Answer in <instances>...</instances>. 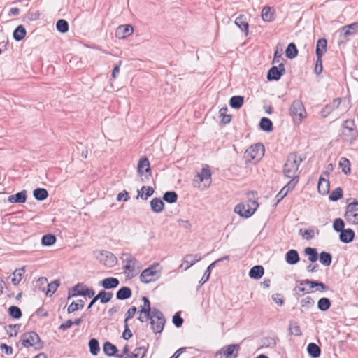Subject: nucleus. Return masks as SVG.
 Wrapping results in <instances>:
<instances>
[{
  "mask_svg": "<svg viewBox=\"0 0 358 358\" xmlns=\"http://www.w3.org/2000/svg\"><path fill=\"white\" fill-rule=\"evenodd\" d=\"M264 153V145L261 143H257L251 145L245 152V157L248 160H256L260 159Z\"/></svg>",
  "mask_w": 358,
  "mask_h": 358,
  "instance_id": "nucleus-10",
  "label": "nucleus"
},
{
  "mask_svg": "<svg viewBox=\"0 0 358 358\" xmlns=\"http://www.w3.org/2000/svg\"><path fill=\"white\" fill-rule=\"evenodd\" d=\"M327 41L325 38H320L317 41L316 55L317 57H322L327 51Z\"/></svg>",
  "mask_w": 358,
  "mask_h": 358,
  "instance_id": "nucleus-27",
  "label": "nucleus"
},
{
  "mask_svg": "<svg viewBox=\"0 0 358 358\" xmlns=\"http://www.w3.org/2000/svg\"><path fill=\"white\" fill-rule=\"evenodd\" d=\"M142 300L143 304L141 307L138 319L141 322H145L149 320L152 309L150 308V303L147 297L143 296Z\"/></svg>",
  "mask_w": 358,
  "mask_h": 358,
  "instance_id": "nucleus-12",
  "label": "nucleus"
},
{
  "mask_svg": "<svg viewBox=\"0 0 358 358\" xmlns=\"http://www.w3.org/2000/svg\"><path fill=\"white\" fill-rule=\"evenodd\" d=\"M276 343V340L273 338H266L264 340V345L266 348H274Z\"/></svg>",
  "mask_w": 358,
  "mask_h": 358,
  "instance_id": "nucleus-63",
  "label": "nucleus"
},
{
  "mask_svg": "<svg viewBox=\"0 0 358 358\" xmlns=\"http://www.w3.org/2000/svg\"><path fill=\"white\" fill-rule=\"evenodd\" d=\"M120 282L118 279L113 277L107 278L100 282V285L106 289L115 288L118 286Z\"/></svg>",
  "mask_w": 358,
  "mask_h": 358,
  "instance_id": "nucleus-25",
  "label": "nucleus"
},
{
  "mask_svg": "<svg viewBox=\"0 0 358 358\" xmlns=\"http://www.w3.org/2000/svg\"><path fill=\"white\" fill-rule=\"evenodd\" d=\"M304 253L308 257V260L315 262L318 259V254L315 248L307 247L304 250Z\"/></svg>",
  "mask_w": 358,
  "mask_h": 358,
  "instance_id": "nucleus-36",
  "label": "nucleus"
},
{
  "mask_svg": "<svg viewBox=\"0 0 358 358\" xmlns=\"http://www.w3.org/2000/svg\"><path fill=\"white\" fill-rule=\"evenodd\" d=\"M319 259L322 264L329 266L331 264L332 256L330 253L323 251L320 254Z\"/></svg>",
  "mask_w": 358,
  "mask_h": 358,
  "instance_id": "nucleus-38",
  "label": "nucleus"
},
{
  "mask_svg": "<svg viewBox=\"0 0 358 358\" xmlns=\"http://www.w3.org/2000/svg\"><path fill=\"white\" fill-rule=\"evenodd\" d=\"M87 289V286L83 284H78L73 288L71 296H83Z\"/></svg>",
  "mask_w": 358,
  "mask_h": 358,
  "instance_id": "nucleus-42",
  "label": "nucleus"
},
{
  "mask_svg": "<svg viewBox=\"0 0 358 358\" xmlns=\"http://www.w3.org/2000/svg\"><path fill=\"white\" fill-rule=\"evenodd\" d=\"M96 258L101 263L109 268L114 266L117 262L116 257L109 251H100Z\"/></svg>",
  "mask_w": 358,
  "mask_h": 358,
  "instance_id": "nucleus-11",
  "label": "nucleus"
},
{
  "mask_svg": "<svg viewBox=\"0 0 358 358\" xmlns=\"http://www.w3.org/2000/svg\"><path fill=\"white\" fill-rule=\"evenodd\" d=\"M194 186L200 190H203L210 187L211 184V171L206 166L198 172L193 180Z\"/></svg>",
  "mask_w": 358,
  "mask_h": 358,
  "instance_id": "nucleus-3",
  "label": "nucleus"
},
{
  "mask_svg": "<svg viewBox=\"0 0 358 358\" xmlns=\"http://www.w3.org/2000/svg\"><path fill=\"white\" fill-rule=\"evenodd\" d=\"M284 73L285 68L283 64H280L278 67L273 66L270 69L267 74V78L269 80H278Z\"/></svg>",
  "mask_w": 358,
  "mask_h": 358,
  "instance_id": "nucleus-16",
  "label": "nucleus"
},
{
  "mask_svg": "<svg viewBox=\"0 0 358 358\" xmlns=\"http://www.w3.org/2000/svg\"><path fill=\"white\" fill-rule=\"evenodd\" d=\"M90 350L92 355H97L100 351L99 342L95 338H92L89 342Z\"/></svg>",
  "mask_w": 358,
  "mask_h": 358,
  "instance_id": "nucleus-46",
  "label": "nucleus"
},
{
  "mask_svg": "<svg viewBox=\"0 0 358 358\" xmlns=\"http://www.w3.org/2000/svg\"><path fill=\"white\" fill-rule=\"evenodd\" d=\"M358 31V22L349 25L344 26L341 29L342 34L344 38H348L351 35H354Z\"/></svg>",
  "mask_w": 358,
  "mask_h": 358,
  "instance_id": "nucleus-24",
  "label": "nucleus"
},
{
  "mask_svg": "<svg viewBox=\"0 0 358 358\" xmlns=\"http://www.w3.org/2000/svg\"><path fill=\"white\" fill-rule=\"evenodd\" d=\"M27 192L22 190L15 194L10 195L8 197V201L10 203H22L26 202Z\"/></svg>",
  "mask_w": 358,
  "mask_h": 358,
  "instance_id": "nucleus-23",
  "label": "nucleus"
},
{
  "mask_svg": "<svg viewBox=\"0 0 358 358\" xmlns=\"http://www.w3.org/2000/svg\"><path fill=\"white\" fill-rule=\"evenodd\" d=\"M301 162L302 159L296 154H289L284 166L285 175L292 180H298L297 172Z\"/></svg>",
  "mask_w": 358,
  "mask_h": 358,
  "instance_id": "nucleus-1",
  "label": "nucleus"
},
{
  "mask_svg": "<svg viewBox=\"0 0 358 358\" xmlns=\"http://www.w3.org/2000/svg\"><path fill=\"white\" fill-rule=\"evenodd\" d=\"M34 198L38 201H43L48 196V191L43 188H36L33 192Z\"/></svg>",
  "mask_w": 358,
  "mask_h": 358,
  "instance_id": "nucleus-33",
  "label": "nucleus"
},
{
  "mask_svg": "<svg viewBox=\"0 0 358 358\" xmlns=\"http://www.w3.org/2000/svg\"><path fill=\"white\" fill-rule=\"evenodd\" d=\"M355 236V233L351 229H343L340 232V240L345 243L351 242Z\"/></svg>",
  "mask_w": 358,
  "mask_h": 358,
  "instance_id": "nucleus-28",
  "label": "nucleus"
},
{
  "mask_svg": "<svg viewBox=\"0 0 358 358\" xmlns=\"http://www.w3.org/2000/svg\"><path fill=\"white\" fill-rule=\"evenodd\" d=\"M243 103V97L241 96H234L230 99L229 104L231 107L238 109Z\"/></svg>",
  "mask_w": 358,
  "mask_h": 358,
  "instance_id": "nucleus-40",
  "label": "nucleus"
},
{
  "mask_svg": "<svg viewBox=\"0 0 358 358\" xmlns=\"http://www.w3.org/2000/svg\"><path fill=\"white\" fill-rule=\"evenodd\" d=\"M24 273H25V267L24 266H22L21 268L15 269L9 277V278H10L11 283L14 286L18 285L19 283L21 282Z\"/></svg>",
  "mask_w": 358,
  "mask_h": 358,
  "instance_id": "nucleus-22",
  "label": "nucleus"
},
{
  "mask_svg": "<svg viewBox=\"0 0 358 358\" xmlns=\"http://www.w3.org/2000/svg\"><path fill=\"white\" fill-rule=\"evenodd\" d=\"M134 31L132 26L129 24L120 25L115 31V36L118 38L123 39L130 36Z\"/></svg>",
  "mask_w": 358,
  "mask_h": 358,
  "instance_id": "nucleus-17",
  "label": "nucleus"
},
{
  "mask_svg": "<svg viewBox=\"0 0 358 358\" xmlns=\"http://www.w3.org/2000/svg\"><path fill=\"white\" fill-rule=\"evenodd\" d=\"M343 196V190L341 187H337L336 189H334L331 194L329 195V198L331 201H336L338 199H341Z\"/></svg>",
  "mask_w": 358,
  "mask_h": 358,
  "instance_id": "nucleus-53",
  "label": "nucleus"
},
{
  "mask_svg": "<svg viewBox=\"0 0 358 358\" xmlns=\"http://www.w3.org/2000/svg\"><path fill=\"white\" fill-rule=\"evenodd\" d=\"M26 35V30L23 26L19 25L13 32V37L16 41H21Z\"/></svg>",
  "mask_w": 358,
  "mask_h": 358,
  "instance_id": "nucleus-43",
  "label": "nucleus"
},
{
  "mask_svg": "<svg viewBox=\"0 0 358 358\" xmlns=\"http://www.w3.org/2000/svg\"><path fill=\"white\" fill-rule=\"evenodd\" d=\"M8 312L10 315L15 319H19L22 317L21 310L17 306H10L8 309Z\"/></svg>",
  "mask_w": 358,
  "mask_h": 358,
  "instance_id": "nucleus-56",
  "label": "nucleus"
},
{
  "mask_svg": "<svg viewBox=\"0 0 358 358\" xmlns=\"http://www.w3.org/2000/svg\"><path fill=\"white\" fill-rule=\"evenodd\" d=\"M342 136L343 141L352 144L358 137V131L355 128V122L347 120L343 124Z\"/></svg>",
  "mask_w": 358,
  "mask_h": 358,
  "instance_id": "nucleus-5",
  "label": "nucleus"
},
{
  "mask_svg": "<svg viewBox=\"0 0 358 358\" xmlns=\"http://www.w3.org/2000/svg\"><path fill=\"white\" fill-rule=\"evenodd\" d=\"M149 320H150L151 329L155 333L157 334L162 331L166 320L161 311L152 308Z\"/></svg>",
  "mask_w": 358,
  "mask_h": 358,
  "instance_id": "nucleus-7",
  "label": "nucleus"
},
{
  "mask_svg": "<svg viewBox=\"0 0 358 358\" xmlns=\"http://www.w3.org/2000/svg\"><path fill=\"white\" fill-rule=\"evenodd\" d=\"M307 351L310 356L313 358H317L320 357L321 351L320 348L313 343H309L307 347Z\"/></svg>",
  "mask_w": 358,
  "mask_h": 358,
  "instance_id": "nucleus-32",
  "label": "nucleus"
},
{
  "mask_svg": "<svg viewBox=\"0 0 358 358\" xmlns=\"http://www.w3.org/2000/svg\"><path fill=\"white\" fill-rule=\"evenodd\" d=\"M56 27L59 32L66 33L69 30V24L65 20L60 19L57 22Z\"/></svg>",
  "mask_w": 358,
  "mask_h": 358,
  "instance_id": "nucleus-50",
  "label": "nucleus"
},
{
  "mask_svg": "<svg viewBox=\"0 0 358 358\" xmlns=\"http://www.w3.org/2000/svg\"><path fill=\"white\" fill-rule=\"evenodd\" d=\"M227 110L228 109L227 107H223L220 108L219 111L220 117H222L221 122L224 124L230 122L231 120V115L227 114Z\"/></svg>",
  "mask_w": 358,
  "mask_h": 358,
  "instance_id": "nucleus-51",
  "label": "nucleus"
},
{
  "mask_svg": "<svg viewBox=\"0 0 358 358\" xmlns=\"http://www.w3.org/2000/svg\"><path fill=\"white\" fill-rule=\"evenodd\" d=\"M300 304L301 307L310 308L314 304V300L310 296H306L301 300Z\"/></svg>",
  "mask_w": 358,
  "mask_h": 358,
  "instance_id": "nucleus-60",
  "label": "nucleus"
},
{
  "mask_svg": "<svg viewBox=\"0 0 358 358\" xmlns=\"http://www.w3.org/2000/svg\"><path fill=\"white\" fill-rule=\"evenodd\" d=\"M298 182V180H291L276 195L277 203H279L287 193L294 189Z\"/></svg>",
  "mask_w": 358,
  "mask_h": 358,
  "instance_id": "nucleus-20",
  "label": "nucleus"
},
{
  "mask_svg": "<svg viewBox=\"0 0 358 358\" xmlns=\"http://www.w3.org/2000/svg\"><path fill=\"white\" fill-rule=\"evenodd\" d=\"M308 285L310 289H313L316 287L317 286V281H313L310 280H304L299 282L300 286H304V285Z\"/></svg>",
  "mask_w": 358,
  "mask_h": 358,
  "instance_id": "nucleus-61",
  "label": "nucleus"
},
{
  "mask_svg": "<svg viewBox=\"0 0 358 358\" xmlns=\"http://www.w3.org/2000/svg\"><path fill=\"white\" fill-rule=\"evenodd\" d=\"M136 263V259L133 258L131 256H129L126 259V265L124 266V268L126 270H129L130 271H133L135 269Z\"/></svg>",
  "mask_w": 358,
  "mask_h": 358,
  "instance_id": "nucleus-55",
  "label": "nucleus"
},
{
  "mask_svg": "<svg viewBox=\"0 0 358 358\" xmlns=\"http://www.w3.org/2000/svg\"><path fill=\"white\" fill-rule=\"evenodd\" d=\"M260 128L265 131H271L273 130V123L270 119L263 117L261 119Z\"/></svg>",
  "mask_w": 358,
  "mask_h": 358,
  "instance_id": "nucleus-41",
  "label": "nucleus"
},
{
  "mask_svg": "<svg viewBox=\"0 0 358 358\" xmlns=\"http://www.w3.org/2000/svg\"><path fill=\"white\" fill-rule=\"evenodd\" d=\"M344 226H345L344 222L341 218H337L334 222L333 227L336 231H338V232L342 231L344 229H343Z\"/></svg>",
  "mask_w": 358,
  "mask_h": 358,
  "instance_id": "nucleus-59",
  "label": "nucleus"
},
{
  "mask_svg": "<svg viewBox=\"0 0 358 358\" xmlns=\"http://www.w3.org/2000/svg\"><path fill=\"white\" fill-rule=\"evenodd\" d=\"M234 23L241 31L244 32L245 36L248 35L249 25L248 23V18L245 15L241 14L235 19Z\"/></svg>",
  "mask_w": 358,
  "mask_h": 358,
  "instance_id": "nucleus-18",
  "label": "nucleus"
},
{
  "mask_svg": "<svg viewBox=\"0 0 358 358\" xmlns=\"http://www.w3.org/2000/svg\"><path fill=\"white\" fill-rule=\"evenodd\" d=\"M136 313V308L133 306L131 308H130L127 313H126V317H125V320H124V323H127V322L129 319L132 318L135 313Z\"/></svg>",
  "mask_w": 358,
  "mask_h": 358,
  "instance_id": "nucleus-64",
  "label": "nucleus"
},
{
  "mask_svg": "<svg viewBox=\"0 0 358 358\" xmlns=\"http://www.w3.org/2000/svg\"><path fill=\"white\" fill-rule=\"evenodd\" d=\"M215 264H216V262H214L208 266V267L207 268L206 271H205V273L201 280V284H203L206 281L208 280L209 277L210 275L211 270L213 268H214Z\"/></svg>",
  "mask_w": 358,
  "mask_h": 358,
  "instance_id": "nucleus-58",
  "label": "nucleus"
},
{
  "mask_svg": "<svg viewBox=\"0 0 358 358\" xmlns=\"http://www.w3.org/2000/svg\"><path fill=\"white\" fill-rule=\"evenodd\" d=\"M202 257L200 254H189L187 255L184 257L182 263L180 264V268H183L185 271L189 268L192 266H193L195 263L201 260Z\"/></svg>",
  "mask_w": 358,
  "mask_h": 358,
  "instance_id": "nucleus-13",
  "label": "nucleus"
},
{
  "mask_svg": "<svg viewBox=\"0 0 358 358\" xmlns=\"http://www.w3.org/2000/svg\"><path fill=\"white\" fill-rule=\"evenodd\" d=\"M285 259L289 264H296L299 261V255L295 250H290L286 253Z\"/></svg>",
  "mask_w": 358,
  "mask_h": 358,
  "instance_id": "nucleus-29",
  "label": "nucleus"
},
{
  "mask_svg": "<svg viewBox=\"0 0 358 358\" xmlns=\"http://www.w3.org/2000/svg\"><path fill=\"white\" fill-rule=\"evenodd\" d=\"M264 273V270L262 266H255L250 269L249 276L252 279H259L263 276Z\"/></svg>",
  "mask_w": 358,
  "mask_h": 358,
  "instance_id": "nucleus-30",
  "label": "nucleus"
},
{
  "mask_svg": "<svg viewBox=\"0 0 358 358\" xmlns=\"http://www.w3.org/2000/svg\"><path fill=\"white\" fill-rule=\"evenodd\" d=\"M56 242V237L52 234H46L42 237L41 244L44 246H51Z\"/></svg>",
  "mask_w": 358,
  "mask_h": 358,
  "instance_id": "nucleus-44",
  "label": "nucleus"
},
{
  "mask_svg": "<svg viewBox=\"0 0 358 358\" xmlns=\"http://www.w3.org/2000/svg\"><path fill=\"white\" fill-rule=\"evenodd\" d=\"M289 330L290 331V334L294 336L301 335L300 327L296 322L290 323Z\"/></svg>",
  "mask_w": 358,
  "mask_h": 358,
  "instance_id": "nucleus-57",
  "label": "nucleus"
},
{
  "mask_svg": "<svg viewBox=\"0 0 358 358\" xmlns=\"http://www.w3.org/2000/svg\"><path fill=\"white\" fill-rule=\"evenodd\" d=\"M162 272V266L159 263H155L142 271L140 275L141 282L148 284L159 279Z\"/></svg>",
  "mask_w": 358,
  "mask_h": 358,
  "instance_id": "nucleus-2",
  "label": "nucleus"
},
{
  "mask_svg": "<svg viewBox=\"0 0 358 358\" xmlns=\"http://www.w3.org/2000/svg\"><path fill=\"white\" fill-rule=\"evenodd\" d=\"M20 341L22 345L25 348L34 347L37 350L43 348V343L41 342L38 335L34 332H27L21 336Z\"/></svg>",
  "mask_w": 358,
  "mask_h": 358,
  "instance_id": "nucleus-8",
  "label": "nucleus"
},
{
  "mask_svg": "<svg viewBox=\"0 0 358 358\" xmlns=\"http://www.w3.org/2000/svg\"><path fill=\"white\" fill-rule=\"evenodd\" d=\"M163 199L165 201L173 203L177 201L178 195L175 192H167L164 194Z\"/></svg>",
  "mask_w": 358,
  "mask_h": 358,
  "instance_id": "nucleus-52",
  "label": "nucleus"
},
{
  "mask_svg": "<svg viewBox=\"0 0 358 358\" xmlns=\"http://www.w3.org/2000/svg\"><path fill=\"white\" fill-rule=\"evenodd\" d=\"M341 103V98L334 99L330 103L327 104L321 111L322 117H326L328 115L337 109Z\"/></svg>",
  "mask_w": 358,
  "mask_h": 358,
  "instance_id": "nucleus-19",
  "label": "nucleus"
},
{
  "mask_svg": "<svg viewBox=\"0 0 358 358\" xmlns=\"http://www.w3.org/2000/svg\"><path fill=\"white\" fill-rule=\"evenodd\" d=\"M59 281L57 280L48 284L46 295L52 296L56 292L57 289L59 286Z\"/></svg>",
  "mask_w": 358,
  "mask_h": 358,
  "instance_id": "nucleus-54",
  "label": "nucleus"
},
{
  "mask_svg": "<svg viewBox=\"0 0 358 358\" xmlns=\"http://www.w3.org/2000/svg\"><path fill=\"white\" fill-rule=\"evenodd\" d=\"M138 172L141 177L144 176L145 179H148L151 175L150 162L148 158L144 157L139 160L138 163Z\"/></svg>",
  "mask_w": 358,
  "mask_h": 358,
  "instance_id": "nucleus-15",
  "label": "nucleus"
},
{
  "mask_svg": "<svg viewBox=\"0 0 358 358\" xmlns=\"http://www.w3.org/2000/svg\"><path fill=\"white\" fill-rule=\"evenodd\" d=\"M259 203L256 201H248L246 203H239L234 208V212L243 217H250L257 210Z\"/></svg>",
  "mask_w": 358,
  "mask_h": 358,
  "instance_id": "nucleus-6",
  "label": "nucleus"
},
{
  "mask_svg": "<svg viewBox=\"0 0 358 358\" xmlns=\"http://www.w3.org/2000/svg\"><path fill=\"white\" fill-rule=\"evenodd\" d=\"M290 116L295 123H301L306 118V111L305 107L300 100H294L289 109Z\"/></svg>",
  "mask_w": 358,
  "mask_h": 358,
  "instance_id": "nucleus-4",
  "label": "nucleus"
},
{
  "mask_svg": "<svg viewBox=\"0 0 358 358\" xmlns=\"http://www.w3.org/2000/svg\"><path fill=\"white\" fill-rule=\"evenodd\" d=\"M323 176H328V173L327 171H324L322 173V175L320 177L318 185H317V189L318 192L322 194L325 195L329 192V181L325 179Z\"/></svg>",
  "mask_w": 358,
  "mask_h": 358,
  "instance_id": "nucleus-21",
  "label": "nucleus"
},
{
  "mask_svg": "<svg viewBox=\"0 0 358 358\" xmlns=\"http://www.w3.org/2000/svg\"><path fill=\"white\" fill-rule=\"evenodd\" d=\"M339 166L341 168L342 172L344 173L345 175L350 173V162L347 158H341L339 161Z\"/></svg>",
  "mask_w": 358,
  "mask_h": 358,
  "instance_id": "nucleus-39",
  "label": "nucleus"
},
{
  "mask_svg": "<svg viewBox=\"0 0 358 358\" xmlns=\"http://www.w3.org/2000/svg\"><path fill=\"white\" fill-rule=\"evenodd\" d=\"M84 306V301L83 300H79L78 302H72L67 308V312L69 313H73L78 310L80 308H83Z\"/></svg>",
  "mask_w": 358,
  "mask_h": 358,
  "instance_id": "nucleus-49",
  "label": "nucleus"
},
{
  "mask_svg": "<svg viewBox=\"0 0 358 358\" xmlns=\"http://www.w3.org/2000/svg\"><path fill=\"white\" fill-rule=\"evenodd\" d=\"M275 9L265 6L262 10V18L265 22H272L274 20Z\"/></svg>",
  "mask_w": 358,
  "mask_h": 358,
  "instance_id": "nucleus-26",
  "label": "nucleus"
},
{
  "mask_svg": "<svg viewBox=\"0 0 358 358\" xmlns=\"http://www.w3.org/2000/svg\"><path fill=\"white\" fill-rule=\"evenodd\" d=\"M240 349V346L238 344H231L222 348L219 352L216 353V356L218 355H223L227 358H231V356L234 358H236L238 352Z\"/></svg>",
  "mask_w": 358,
  "mask_h": 358,
  "instance_id": "nucleus-14",
  "label": "nucleus"
},
{
  "mask_svg": "<svg viewBox=\"0 0 358 358\" xmlns=\"http://www.w3.org/2000/svg\"><path fill=\"white\" fill-rule=\"evenodd\" d=\"M103 352L108 356H113L117 352V348L115 345L110 343V342H106L103 345Z\"/></svg>",
  "mask_w": 358,
  "mask_h": 358,
  "instance_id": "nucleus-37",
  "label": "nucleus"
},
{
  "mask_svg": "<svg viewBox=\"0 0 358 358\" xmlns=\"http://www.w3.org/2000/svg\"><path fill=\"white\" fill-rule=\"evenodd\" d=\"M131 295V289L127 287H123L116 294L117 299L124 300L129 299Z\"/></svg>",
  "mask_w": 358,
  "mask_h": 358,
  "instance_id": "nucleus-35",
  "label": "nucleus"
},
{
  "mask_svg": "<svg viewBox=\"0 0 358 358\" xmlns=\"http://www.w3.org/2000/svg\"><path fill=\"white\" fill-rule=\"evenodd\" d=\"M152 210L155 213H159L164 209V202L159 198L153 199L150 202Z\"/></svg>",
  "mask_w": 358,
  "mask_h": 358,
  "instance_id": "nucleus-34",
  "label": "nucleus"
},
{
  "mask_svg": "<svg viewBox=\"0 0 358 358\" xmlns=\"http://www.w3.org/2000/svg\"><path fill=\"white\" fill-rule=\"evenodd\" d=\"M154 193V189L151 187L143 186L141 189L138 190V196L142 199L146 200L149 196H152Z\"/></svg>",
  "mask_w": 358,
  "mask_h": 358,
  "instance_id": "nucleus-31",
  "label": "nucleus"
},
{
  "mask_svg": "<svg viewBox=\"0 0 358 358\" xmlns=\"http://www.w3.org/2000/svg\"><path fill=\"white\" fill-rule=\"evenodd\" d=\"M96 296V299H100L102 303H106L111 300L113 297V293L101 291Z\"/></svg>",
  "mask_w": 358,
  "mask_h": 358,
  "instance_id": "nucleus-47",
  "label": "nucleus"
},
{
  "mask_svg": "<svg viewBox=\"0 0 358 358\" xmlns=\"http://www.w3.org/2000/svg\"><path fill=\"white\" fill-rule=\"evenodd\" d=\"M314 71H315V73L317 75H319L322 73V57H317Z\"/></svg>",
  "mask_w": 358,
  "mask_h": 358,
  "instance_id": "nucleus-62",
  "label": "nucleus"
},
{
  "mask_svg": "<svg viewBox=\"0 0 358 358\" xmlns=\"http://www.w3.org/2000/svg\"><path fill=\"white\" fill-rule=\"evenodd\" d=\"M297 53L298 50L296 49L295 44L293 43H289L285 51L287 57L289 59H293L297 55Z\"/></svg>",
  "mask_w": 358,
  "mask_h": 358,
  "instance_id": "nucleus-45",
  "label": "nucleus"
},
{
  "mask_svg": "<svg viewBox=\"0 0 358 358\" xmlns=\"http://www.w3.org/2000/svg\"><path fill=\"white\" fill-rule=\"evenodd\" d=\"M331 306L330 300L327 298H321L317 303V308L322 311L327 310Z\"/></svg>",
  "mask_w": 358,
  "mask_h": 358,
  "instance_id": "nucleus-48",
  "label": "nucleus"
},
{
  "mask_svg": "<svg viewBox=\"0 0 358 358\" xmlns=\"http://www.w3.org/2000/svg\"><path fill=\"white\" fill-rule=\"evenodd\" d=\"M344 217L348 224H358V202H352L347 206Z\"/></svg>",
  "mask_w": 358,
  "mask_h": 358,
  "instance_id": "nucleus-9",
  "label": "nucleus"
}]
</instances>
